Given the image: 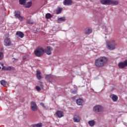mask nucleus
I'll return each instance as SVG.
<instances>
[{
	"label": "nucleus",
	"instance_id": "1",
	"mask_svg": "<svg viewBox=\"0 0 127 127\" xmlns=\"http://www.w3.org/2000/svg\"><path fill=\"white\" fill-rule=\"evenodd\" d=\"M108 62V59L105 57H101L95 61V65L98 68L105 66Z\"/></svg>",
	"mask_w": 127,
	"mask_h": 127
},
{
	"label": "nucleus",
	"instance_id": "2",
	"mask_svg": "<svg viewBox=\"0 0 127 127\" xmlns=\"http://www.w3.org/2000/svg\"><path fill=\"white\" fill-rule=\"evenodd\" d=\"M117 45H118V43L115 40H112L106 43V47L108 50H115Z\"/></svg>",
	"mask_w": 127,
	"mask_h": 127
},
{
	"label": "nucleus",
	"instance_id": "3",
	"mask_svg": "<svg viewBox=\"0 0 127 127\" xmlns=\"http://www.w3.org/2000/svg\"><path fill=\"white\" fill-rule=\"evenodd\" d=\"M45 53V49L41 47H38L36 50H35V55L37 57H41Z\"/></svg>",
	"mask_w": 127,
	"mask_h": 127
},
{
	"label": "nucleus",
	"instance_id": "4",
	"mask_svg": "<svg viewBox=\"0 0 127 127\" xmlns=\"http://www.w3.org/2000/svg\"><path fill=\"white\" fill-rule=\"evenodd\" d=\"M93 111L95 114H102L104 112V107L101 105H96L94 106Z\"/></svg>",
	"mask_w": 127,
	"mask_h": 127
},
{
	"label": "nucleus",
	"instance_id": "5",
	"mask_svg": "<svg viewBox=\"0 0 127 127\" xmlns=\"http://www.w3.org/2000/svg\"><path fill=\"white\" fill-rule=\"evenodd\" d=\"M127 66V60H125L124 62H120L118 64V67L120 69H123Z\"/></svg>",
	"mask_w": 127,
	"mask_h": 127
},
{
	"label": "nucleus",
	"instance_id": "6",
	"mask_svg": "<svg viewBox=\"0 0 127 127\" xmlns=\"http://www.w3.org/2000/svg\"><path fill=\"white\" fill-rule=\"evenodd\" d=\"M31 109L34 112H36L37 111V105L36 103L33 101H32L31 103Z\"/></svg>",
	"mask_w": 127,
	"mask_h": 127
},
{
	"label": "nucleus",
	"instance_id": "7",
	"mask_svg": "<svg viewBox=\"0 0 127 127\" xmlns=\"http://www.w3.org/2000/svg\"><path fill=\"white\" fill-rule=\"evenodd\" d=\"M73 120L74 123H80L81 122V116L75 115L73 117Z\"/></svg>",
	"mask_w": 127,
	"mask_h": 127
},
{
	"label": "nucleus",
	"instance_id": "8",
	"mask_svg": "<svg viewBox=\"0 0 127 127\" xmlns=\"http://www.w3.org/2000/svg\"><path fill=\"white\" fill-rule=\"evenodd\" d=\"M53 50V48H51L50 46H48L47 47V50H45V52H46L47 55H51L52 54V51Z\"/></svg>",
	"mask_w": 127,
	"mask_h": 127
},
{
	"label": "nucleus",
	"instance_id": "9",
	"mask_svg": "<svg viewBox=\"0 0 127 127\" xmlns=\"http://www.w3.org/2000/svg\"><path fill=\"white\" fill-rule=\"evenodd\" d=\"M4 45L5 46H10V45H11V42L10 41V39L8 38H6L4 39Z\"/></svg>",
	"mask_w": 127,
	"mask_h": 127
},
{
	"label": "nucleus",
	"instance_id": "10",
	"mask_svg": "<svg viewBox=\"0 0 127 127\" xmlns=\"http://www.w3.org/2000/svg\"><path fill=\"white\" fill-rule=\"evenodd\" d=\"M56 116H57V117H58V118H62L64 117V113L63 112V111H57L56 113Z\"/></svg>",
	"mask_w": 127,
	"mask_h": 127
},
{
	"label": "nucleus",
	"instance_id": "11",
	"mask_svg": "<svg viewBox=\"0 0 127 127\" xmlns=\"http://www.w3.org/2000/svg\"><path fill=\"white\" fill-rule=\"evenodd\" d=\"M73 3L72 0H64V5H71Z\"/></svg>",
	"mask_w": 127,
	"mask_h": 127
},
{
	"label": "nucleus",
	"instance_id": "12",
	"mask_svg": "<svg viewBox=\"0 0 127 127\" xmlns=\"http://www.w3.org/2000/svg\"><path fill=\"white\" fill-rule=\"evenodd\" d=\"M45 79L46 80H47V81H48L49 82H51L52 81V79H53V76L51 74L46 75L45 76Z\"/></svg>",
	"mask_w": 127,
	"mask_h": 127
},
{
	"label": "nucleus",
	"instance_id": "13",
	"mask_svg": "<svg viewBox=\"0 0 127 127\" xmlns=\"http://www.w3.org/2000/svg\"><path fill=\"white\" fill-rule=\"evenodd\" d=\"M110 98L112 99V101L113 102H117L119 99V97H118V96L114 95V94H112L110 95Z\"/></svg>",
	"mask_w": 127,
	"mask_h": 127
},
{
	"label": "nucleus",
	"instance_id": "14",
	"mask_svg": "<svg viewBox=\"0 0 127 127\" xmlns=\"http://www.w3.org/2000/svg\"><path fill=\"white\" fill-rule=\"evenodd\" d=\"M84 103V100L81 98H79L76 100V104L78 106H83V104Z\"/></svg>",
	"mask_w": 127,
	"mask_h": 127
},
{
	"label": "nucleus",
	"instance_id": "15",
	"mask_svg": "<svg viewBox=\"0 0 127 127\" xmlns=\"http://www.w3.org/2000/svg\"><path fill=\"white\" fill-rule=\"evenodd\" d=\"M16 35L19 37H20V38H23V37H24V34H23L22 32H20V31L17 32L16 33Z\"/></svg>",
	"mask_w": 127,
	"mask_h": 127
},
{
	"label": "nucleus",
	"instance_id": "16",
	"mask_svg": "<svg viewBox=\"0 0 127 127\" xmlns=\"http://www.w3.org/2000/svg\"><path fill=\"white\" fill-rule=\"evenodd\" d=\"M88 125L89 126H90V127H94L95 125H96V122L95 121V120H90L88 121Z\"/></svg>",
	"mask_w": 127,
	"mask_h": 127
},
{
	"label": "nucleus",
	"instance_id": "17",
	"mask_svg": "<svg viewBox=\"0 0 127 127\" xmlns=\"http://www.w3.org/2000/svg\"><path fill=\"white\" fill-rule=\"evenodd\" d=\"M36 77L38 80H41V79L42 78V76H41V72H40L39 70L37 71Z\"/></svg>",
	"mask_w": 127,
	"mask_h": 127
},
{
	"label": "nucleus",
	"instance_id": "18",
	"mask_svg": "<svg viewBox=\"0 0 127 127\" xmlns=\"http://www.w3.org/2000/svg\"><path fill=\"white\" fill-rule=\"evenodd\" d=\"M92 29L91 28H87L85 30V34H91L92 33Z\"/></svg>",
	"mask_w": 127,
	"mask_h": 127
},
{
	"label": "nucleus",
	"instance_id": "19",
	"mask_svg": "<svg viewBox=\"0 0 127 127\" xmlns=\"http://www.w3.org/2000/svg\"><path fill=\"white\" fill-rule=\"evenodd\" d=\"M42 127V123L33 124L31 126V127Z\"/></svg>",
	"mask_w": 127,
	"mask_h": 127
},
{
	"label": "nucleus",
	"instance_id": "20",
	"mask_svg": "<svg viewBox=\"0 0 127 127\" xmlns=\"http://www.w3.org/2000/svg\"><path fill=\"white\" fill-rule=\"evenodd\" d=\"M14 16L16 18H18L20 16V12L19 11H15Z\"/></svg>",
	"mask_w": 127,
	"mask_h": 127
},
{
	"label": "nucleus",
	"instance_id": "21",
	"mask_svg": "<svg viewBox=\"0 0 127 127\" xmlns=\"http://www.w3.org/2000/svg\"><path fill=\"white\" fill-rule=\"evenodd\" d=\"M31 5H32V2L30 1L26 3L25 7H26L27 8H29V7H31Z\"/></svg>",
	"mask_w": 127,
	"mask_h": 127
},
{
	"label": "nucleus",
	"instance_id": "22",
	"mask_svg": "<svg viewBox=\"0 0 127 127\" xmlns=\"http://www.w3.org/2000/svg\"><path fill=\"white\" fill-rule=\"evenodd\" d=\"M63 10V8H58L56 10H55V12L57 13V14H59L60 13H61V11Z\"/></svg>",
	"mask_w": 127,
	"mask_h": 127
},
{
	"label": "nucleus",
	"instance_id": "23",
	"mask_svg": "<svg viewBox=\"0 0 127 127\" xmlns=\"http://www.w3.org/2000/svg\"><path fill=\"white\" fill-rule=\"evenodd\" d=\"M59 21H61L62 22H63L64 21H66V18L65 17H62L58 18Z\"/></svg>",
	"mask_w": 127,
	"mask_h": 127
},
{
	"label": "nucleus",
	"instance_id": "24",
	"mask_svg": "<svg viewBox=\"0 0 127 127\" xmlns=\"http://www.w3.org/2000/svg\"><path fill=\"white\" fill-rule=\"evenodd\" d=\"M0 84L2 86H3L4 87V86H5L6 84H7V82H6V81L4 80H2L0 81Z\"/></svg>",
	"mask_w": 127,
	"mask_h": 127
},
{
	"label": "nucleus",
	"instance_id": "25",
	"mask_svg": "<svg viewBox=\"0 0 127 127\" xmlns=\"http://www.w3.org/2000/svg\"><path fill=\"white\" fill-rule=\"evenodd\" d=\"M26 2V0H19V3L20 4H22L24 5Z\"/></svg>",
	"mask_w": 127,
	"mask_h": 127
},
{
	"label": "nucleus",
	"instance_id": "26",
	"mask_svg": "<svg viewBox=\"0 0 127 127\" xmlns=\"http://www.w3.org/2000/svg\"><path fill=\"white\" fill-rule=\"evenodd\" d=\"M3 53L2 52H0V61H1L3 59Z\"/></svg>",
	"mask_w": 127,
	"mask_h": 127
},
{
	"label": "nucleus",
	"instance_id": "27",
	"mask_svg": "<svg viewBox=\"0 0 127 127\" xmlns=\"http://www.w3.org/2000/svg\"><path fill=\"white\" fill-rule=\"evenodd\" d=\"M111 4H115V5L119 4V1L118 0L113 1V0H111Z\"/></svg>",
	"mask_w": 127,
	"mask_h": 127
},
{
	"label": "nucleus",
	"instance_id": "28",
	"mask_svg": "<svg viewBox=\"0 0 127 127\" xmlns=\"http://www.w3.org/2000/svg\"><path fill=\"white\" fill-rule=\"evenodd\" d=\"M51 17H52V16L50 13H47L46 14V18L49 19V18H51Z\"/></svg>",
	"mask_w": 127,
	"mask_h": 127
},
{
	"label": "nucleus",
	"instance_id": "29",
	"mask_svg": "<svg viewBox=\"0 0 127 127\" xmlns=\"http://www.w3.org/2000/svg\"><path fill=\"white\" fill-rule=\"evenodd\" d=\"M106 2V4H111L112 0H105Z\"/></svg>",
	"mask_w": 127,
	"mask_h": 127
},
{
	"label": "nucleus",
	"instance_id": "30",
	"mask_svg": "<svg viewBox=\"0 0 127 127\" xmlns=\"http://www.w3.org/2000/svg\"><path fill=\"white\" fill-rule=\"evenodd\" d=\"M100 1L102 4H107L106 0H101Z\"/></svg>",
	"mask_w": 127,
	"mask_h": 127
},
{
	"label": "nucleus",
	"instance_id": "31",
	"mask_svg": "<svg viewBox=\"0 0 127 127\" xmlns=\"http://www.w3.org/2000/svg\"><path fill=\"white\" fill-rule=\"evenodd\" d=\"M5 70L6 71H10L11 70V66H9L8 67H6V68H5Z\"/></svg>",
	"mask_w": 127,
	"mask_h": 127
},
{
	"label": "nucleus",
	"instance_id": "32",
	"mask_svg": "<svg viewBox=\"0 0 127 127\" xmlns=\"http://www.w3.org/2000/svg\"><path fill=\"white\" fill-rule=\"evenodd\" d=\"M19 20H20V21H22V20H24V18H23V17L20 16L18 18Z\"/></svg>",
	"mask_w": 127,
	"mask_h": 127
},
{
	"label": "nucleus",
	"instance_id": "33",
	"mask_svg": "<svg viewBox=\"0 0 127 127\" xmlns=\"http://www.w3.org/2000/svg\"><path fill=\"white\" fill-rule=\"evenodd\" d=\"M27 23H28L29 24H33V23H34V22H33L32 20H29L27 21Z\"/></svg>",
	"mask_w": 127,
	"mask_h": 127
},
{
	"label": "nucleus",
	"instance_id": "34",
	"mask_svg": "<svg viewBox=\"0 0 127 127\" xmlns=\"http://www.w3.org/2000/svg\"><path fill=\"white\" fill-rule=\"evenodd\" d=\"M36 89L37 91H41V88L39 86H36Z\"/></svg>",
	"mask_w": 127,
	"mask_h": 127
},
{
	"label": "nucleus",
	"instance_id": "35",
	"mask_svg": "<svg viewBox=\"0 0 127 127\" xmlns=\"http://www.w3.org/2000/svg\"><path fill=\"white\" fill-rule=\"evenodd\" d=\"M40 105H41V106H42V107H43V108H45V106H44V103H41Z\"/></svg>",
	"mask_w": 127,
	"mask_h": 127
},
{
	"label": "nucleus",
	"instance_id": "36",
	"mask_svg": "<svg viewBox=\"0 0 127 127\" xmlns=\"http://www.w3.org/2000/svg\"><path fill=\"white\" fill-rule=\"evenodd\" d=\"M71 93H72V94H76L77 93V91H71Z\"/></svg>",
	"mask_w": 127,
	"mask_h": 127
},
{
	"label": "nucleus",
	"instance_id": "37",
	"mask_svg": "<svg viewBox=\"0 0 127 127\" xmlns=\"http://www.w3.org/2000/svg\"><path fill=\"white\" fill-rule=\"evenodd\" d=\"M5 68H6V67H5V66H3V67L2 68V69L5 70Z\"/></svg>",
	"mask_w": 127,
	"mask_h": 127
},
{
	"label": "nucleus",
	"instance_id": "38",
	"mask_svg": "<svg viewBox=\"0 0 127 127\" xmlns=\"http://www.w3.org/2000/svg\"><path fill=\"white\" fill-rule=\"evenodd\" d=\"M1 66H2L3 67V64H1Z\"/></svg>",
	"mask_w": 127,
	"mask_h": 127
},
{
	"label": "nucleus",
	"instance_id": "39",
	"mask_svg": "<svg viewBox=\"0 0 127 127\" xmlns=\"http://www.w3.org/2000/svg\"><path fill=\"white\" fill-rule=\"evenodd\" d=\"M0 69H1V67L0 66Z\"/></svg>",
	"mask_w": 127,
	"mask_h": 127
}]
</instances>
